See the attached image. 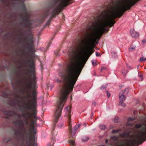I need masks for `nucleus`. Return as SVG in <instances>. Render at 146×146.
Returning <instances> with one entry per match:
<instances>
[{
	"label": "nucleus",
	"mask_w": 146,
	"mask_h": 146,
	"mask_svg": "<svg viewBox=\"0 0 146 146\" xmlns=\"http://www.w3.org/2000/svg\"><path fill=\"white\" fill-rule=\"evenodd\" d=\"M133 118H132L129 117L128 119V121H130L133 120Z\"/></svg>",
	"instance_id": "obj_33"
},
{
	"label": "nucleus",
	"mask_w": 146,
	"mask_h": 146,
	"mask_svg": "<svg viewBox=\"0 0 146 146\" xmlns=\"http://www.w3.org/2000/svg\"><path fill=\"white\" fill-rule=\"evenodd\" d=\"M29 62V61H27V62Z\"/></svg>",
	"instance_id": "obj_46"
},
{
	"label": "nucleus",
	"mask_w": 146,
	"mask_h": 146,
	"mask_svg": "<svg viewBox=\"0 0 146 146\" xmlns=\"http://www.w3.org/2000/svg\"><path fill=\"white\" fill-rule=\"evenodd\" d=\"M48 146H53V145L49 144L48 145Z\"/></svg>",
	"instance_id": "obj_38"
},
{
	"label": "nucleus",
	"mask_w": 146,
	"mask_h": 146,
	"mask_svg": "<svg viewBox=\"0 0 146 146\" xmlns=\"http://www.w3.org/2000/svg\"><path fill=\"white\" fill-rule=\"evenodd\" d=\"M142 126V125L140 124H137L135 125V127L137 128H139Z\"/></svg>",
	"instance_id": "obj_24"
},
{
	"label": "nucleus",
	"mask_w": 146,
	"mask_h": 146,
	"mask_svg": "<svg viewBox=\"0 0 146 146\" xmlns=\"http://www.w3.org/2000/svg\"><path fill=\"white\" fill-rule=\"evenodd\" d=\"M128 72V71L127 70H126L125 69H124L123 70L122 72V73L125 76Z\"/></svg>",
	"instance_id": "obj_15"
},
{
	"label": "nucleus",
	"mask_w": 146,
	"mask_h": 146,
	"mask_svg": "<svg viewBox=\"0 0 146 146\" xmlns=\"http://www.w3.org/2000/svg\"><path fill=\"white\" fill-rule=\"evenodd\" d=\"M36 105V99L34 98L32 100L31 105V106L27 105L25 107L26 109H31V107H33L32 109L33 112L32 113H30L28 111H27L26 112L23 113L21 115L25 119H28L31 117H33L34 119H37V111L36 108L35 107V106Z\"/></svg>",
	"instance_id": "obj_6"
},
{
	"label": "nucleus",
	"mask_w": 146,
	"mask_h": 146,
	"mask_svg": "<svg viewBox=\"0 0 146 146\" xmlns=\"http://www.w3.org/2000/svg\"><path fill=\"white\" fill-rule=\"evenodd\" d=\"M19 117L20 116V115H19Z\"/></svg>",
	"instance_id": "obj_43"
},
{
	"label": "nucleus",
	"mask_w": 146,
	"mask_h": 146,
	"mask_svg": "<svg viewBox=\"0 0 146 146\" xmlns=\"http://www.w3.org/2000/svg\"><path fill=\"white\" fill-rule=\"evenodd\" d=\"M71 110V107L70 106H67L65 108V112L67 115L69 116L68 117V120L69 122H71V118L70 117V111Z\"/></svg>",
	"instance_id": "obj_9"
},
{
	"label": "nucleus",
	"mask_w": 146,
	"mask_h": 146,
	"mask_svg": "<svg viewBox=\"0 0 146 146\" xmlns=\"http://www.w3.org/2000/svg\"><path fill=\"white\" fill-rule=\"evenodd\" d=\"M69 123V130L70 131L72 135V137H74L75 135V133L76 131L74 129V131H72V124H71V122H68Z\"/></svg>",
	"instance_id": "obj_11"
},
{
	"label": "nucleus",
	"mask_w": 146,
	"mask_h": 146,
	"mask_svg": "<svg viewBox=\"0 0 146 146\" xmlns=\"http://www.w3.org/2000/svg\"><path fill=\"white\" fill-rule=\"evenodd\" d=\"M26 119V120L25 121V123L26 125H28L29 124V122H28V121H27V119Z\"/></svg>",
	"instance_id": "obj_28"
},
{
	"label": "nucleus",
	"mask_w": 146,
	"mask_h": 146,
	"mask_svg": "<svg viewBox=\"0 0 146 146\" xmlns=\"http://www.w3.org/2000/svg\"><path fill=\"white\" fill-rule=\"evenodd\" d=\"M80 124H79L77 125H76L74 127V129H75L76 131H77V129L80 127Z\"/></svg>",
	"instance_id": "obj_16"
},
{
	"label": "nucleus",
	"mask_w": 146,
	"mask_h": 146,
	"mask_svg": "<svg viewBox=\"0 0 146 146\" xmlns=\"http://www.w3.org/2000/svg\"><path fill=\"white\" fill-rule=\"evenodd\" d=\"M2 96L5 98L8 97L7 94L5 92H3V93Z\"/></svg>",
	"instance_id": "obj_23"
},
{
	"label": "nucleus",
	"mask_w": 146,
	"mask_h": 146,
	"mask_svg": "<svg viewBox=\"0 0 146 146\" xmlns=\"http://www.w3.org/2000/svg\"><path fill=\"white\" fill-rule=\"evenodd\" d=\"M55 81L57 82H58V83H61L62 82V81L60 80L59 79L57 78V77H56L55 78Z\"/></svg>",
	"instance_id": "obj_20"
},
{
	"label": "nucleus",
	"mask_w": 146,
	"mask_h": 146,
	"mask_svg": "<svg viewBox=\"0 0 146 146\" xmlns=\"http://www.w3.org/2000/svg\"><path fill=\"white\" fill-rule=\"evenodd\" d=\"M31 63L29 65L30 67L32 69L31 71L32 75L31 79H29L28 77H27L24 80V84L25 87L20 90L19 89V93L21 92L23 94L24 93H26L27 95L25 96L23 94V100L25 103H26V101H28V103L30 104L31 102V100L29 99V98L31 97L30 94L32 88H35L37 81V78L35 75V73L34 67L35 65L33 61H31Z\"/></svg>",
	"instance_id": "obj_3"
},
{
	"label": "nucleus",
	"mask_w": 146,
	"mask_h": 146,
	"mask_svg": "<svg viewBox=\"0 0 146 146\" xmlns=\"http://www.w3.org/2000/svg\"><path fill=\"white\" fill-rule=\"evenodd\" d=\"M112 54H116V53L115 52H113L112 53Z\"/></svg>",
	"instance_id": "obj_41"
},
{
	"label": "nucleus",
	"mask_w": 146,
	"mask_h": 146,
	"mask_svg": "<svg viewBox=\"0 0 146 146\" xmlns=\"http://www.w3.org/2000/svg\"><path fill=\"white\" fill-rule=\"evenodd\" d=\"M19 98H20V97H19Z\"/></svg>",
	"instance_id": "obj_47"
},
{
	"label": "nucleus",
	"mask_w": 146,
	"mask_h": 146,
	"mask_svg": "<svg viewBox=\"0 0 146 146\" xmlns=\"http://www.w3.org/2000/svg\"><path fill=\"white\" fill-rule=\"evenodd\" d=\"M139 81H142L143 80V76L142 75H140L139 76Z\"/></svg>",
	"instance_id": "obj_21"
},
{
	"label": "nucleus",
	"mask_w": 146,
	"mask_h": 146,
	"mask_svg": "<svg viewBox=\"0 0 146 146\" xmlns=\"http://www.w3.org/2000/svg\"><path fill=\"white\" fill-rule=\"evenodd\" d=\"M130 33L131 35L133 37L137 38L138 37L139 35L138 33L135 31L134 29H131L130 31Z\"/></svg>",
	"instance_id": "obj_10"
},
{
	"label": "nucleus",
	"mask_w": 146,
	"mask_h": 146,
	"mask_svg": "<svg viewBox=\"0 0 146 146\" xmlns=\"http://www.w3.org/2000/svg\"><path fill=\"white\" fill-rule=\"evenodd\" d=\"M102 146H104V145H102Z\"/></svg>",
	"instance_id": "obj_49"
},
{
	"label": "nucleus",
	"mask_w": 146,
	"mask_h": 146,
	"mask_svg": "<svg viewBox=\"0 0 146 146\" xmlns=\"http://www.w3.org/2000/svg\"><path fill=\"white\" fill-rule=\"evenodd\" d=\"M19 67H20V66H19Z\"/></svg>",
	"instance_id": "obj_45"
},
{
	"label": "nucleus",
	"mask_w": 146,
	"mask_h": 146,
	"mask_svg": "<svg viewBox=\"0 0 146 146\" xmlns=\"http://www.w3.org/2000/svg\"><path fill=\"white\" fill-rule=\"evenodd\" d=\"M127 66V67L128 68H130V69H131V67H130V66Z\"/></svg>",
	"instance_id": "obj_37"
},
{
	"label": "nucleus",
	"mask_w": 146,
	"mask_h": 146,
	"mask_svg": "<svg viewBox=\"0 0 146 146\" xmlns=\"http://www.w3.org/2000/svg\"><path fill=\"white\" fill-rule=\"evenodd\" d=\"M25 71L26 72V74L28 75L29 74V70L27 69H26Z\"/></svg>",
	"instance_id": "obj_31"
},
{
	"label": "nucleus",
	"mask_w": 146,
	"mask_h": 146,
	"mask_svg": "<svg viewBox=\"0 0 146 146\" xmlns=\"http://www.w3.org/2000/svg\"><path fill=\"white\" fill-rule=\"evenodd\" d=\"M129 90L126 88L124 90H122L119 94V105L125 107V104L123 103V102L125 100V96L128 94Z\"/></svg>",
	"instance_id": "obj_7"
},
{
	"label": "nucleus",
	"mask_w": 146,
	"mask_h": 146,
	"mask_svg": "<svg viewBox=\"0 0 146 146\" xmlns=\"http://www.w3.org/2000/svg\"><path fill=\"white\" fill-rule=\"evenodd\" d=\"M92 64L94 66L96 65V60H93L92 61Z\"/></svg>",
	"instance_id": "obj_22"
},
{
	"label": "nucleus",
	"mask_w": 146,
	"mask_h": 146,
	"mask_svg": "<svg viewBox=\"0 0 146 146\" xmlns=\"http://www.w3.org/2000/svg\"><path fill=\"white\" fill-rule=\"evenodd\" d=\"M106 126L103 124H101L99 126L100 128L102 130H104L106 128Z\"/></svg>",
	"instance_id": "obj_12"
},
{
	"label": "nucleus",
	"mask_w": 146,
	"mask_h": 146,
	"mask_svg": "<svg viewBox=\"0 0 146 146\" xmlns=\"http://www.w3.org/2000/svg\"><path fill=\"white\" fill-rule=\"evenodd\" d=\"M122 86H120V88H121V87H122Z\"/></svg>",
	"instance_id": "obj_42"
},
{
	"label": "nucleus",
	"mask_w": 146,
	"mask_h": 146,
	"mask_svg": "<svg viewBox=\"0 0 146 146\" xmlns=\"http://www.w3.org/2000/svg\"><path fill=\"white\" fill-rule=\"evenodd\" d=\"M89 139V138L88 137L85 136L82 139V140L83 142H85L87 141Z\"/></svg>",
	"instance_id": "obj_14"
},
{
	"label": "nucleus",
	"mask_w": 146,
	"mask_h": 146,
	"mask_svg": "<svg viewBox=\"0 0 146 146\" xmlns=\"http://www.w3.org/2000/svg\"><path fill=\"white\" fill-rule=\"evenodd\" d=\"M77 52L76 51L73 49H72L69 51V56L72 59H74L76 56Z\"/></svg>",
	"instance_id": "obj_8"
},
{
	"label": "nucleus",
	"mask_w": 146,
	"mask_h": 146,
	"mask_svg": "<svg viewBox=\"0 0 146 146\" xmlns=\"http://www.w3.org/2000/svg\"><path fill=\"white\" fill-rule=\"evenodd\" d=\"M69 143L70 144L73 145H74L75 144V142L74 141H71L69 142Z\"/></svg>",
	"instance_id": "obj_25"
},
{
	"label": "nucleus",
	"mask_w": 146,
	"mask_h": 146,
	"mask_svg": "<svg viewBox=\"0 0 146 146\" xmlns=\"http://www.w3.org/2000/svg\"><path fill=\"white\" fill-rule=\"evenodd\" d=\"M96 56H100V54L98 52H96Z\"/></svg>",
	"instance_id": "obj_32"
},
{
	"label": "nucleus",
	"mask_w": 146,
	"mask_h": 146,
	"mask_svg": "<svg viewBox=\"0 0 146 146\" xmlns=\"http://www.w3.org/2000/svg\"><path fill=\"white\" fill-rule=\"evenodd\" d=\"M70 0H54L52 5L53 9L51 17L52 18L58 14L63 8L66 7L69 4Z\"/></svg>",
	"instance_id": "obj_4"
},
{
	"label": "nucleus",
	"mask_w": 146,
	"mask_h": 146,
	"mask_svg": "<svg viewBox=\"0 0 146 146\" xmlns=\"http://www.w3.org/2000/svg\"><path fill=\"white\" fill-rule=\"evenodd\" d=\"M111 138L114 141H117L118 140V138L117 137L115 136H113L111 137Z\"/></svg>",
	"instance_id": "obj_18"
},
{
	"label": "nucleus",
	"mask_w": 146,
	"mask_h": 146,
	"mask_svg": "<svg viewBox=\"0 0 146 146\" xmlns=\"http://www.w3.org/2000/svg\"><path fill=\"white\" fill-rule=\"evenodd\" d=\"M135 48V46H131L129 49V51H131L133 50H134Z\"/></svg>",
	"instance_id": "obj_17"
},
{
	"label": "nucleus",
	"mask_w": 146,
	"mask_h": 146,
	"mask_svg": "<svg viewBox=\"0 0 146 146\" xmlns=\"http://www.w3.org/2000/svg\"><path fill=\"white\" fill-rule=\"evenodd\" d=\"M83 68H67L66 70L67 75L64 74L61 76L66 84L64 85L61 91L59 100L57 102L56 106L57 109L55 113L54 123L58 122V127H61L63 125V123L59 120V118L61 115L62 110L67 98V96L70 92L72 91Z\"/></svg>",
	"instance_id": "obj_1"
},
{
	"label": "nucleus",
	"mask_w": 146,
	"mask_h": 146,
	"mask_svg": "<svg viewBox=\"0 0 146 146\" xmlns=\"http://www.w3.org/2000/svg\"><path fill=\"white\" fill-rule=\"evenodd\" d=\"M146 42V39H144L142 40V43L143 44H145Z\"/></svg>",
	"instance_id": "obj_30"
},
{
	"label": "nucleus",
	"mask_w": 146,
	"mask_h": 146,
	"mask_svg": "<svg viewBox=\"0 0 146 146\" xmlns=\"http://www.w3.org/2000/svg\"><path fill=\"white\" fill-rule=\"evenodd\" d=\"M13 87V88H14V89H15V88L14 87Z\"/></svg>",
	"instance_id": "obj_44"
},
{
	"label": "nucleus",
	"mask_w": 146,
	"mask_h": 146,
	"mask_svg": "<svg viewBox=\"0 0 146 146\" xmlns=\"http://www.w3.org/2000/svg\"><path fill=\"white\" fill-rule=\"evenodd\" d=\"M15 97H18V96L17 95H15Z\"/></svg>",
	"instance_id": "obj_40"
},
{
	"label": "nucleus",
	"mask_w": 146,
	"mask_h": 146,
	"mask_svg": "<svg viewBox=\"0 0 146 146\" xmlns=\"http://www.w3.org/2000/svg\"><path fill=\"white\" fill-rule=\"evenodd\" d=\"M146 60V58H144L143 57H141L140 58L139 61L140 62L142 61H145Z\"/></svg>",
	"instance_id": "obj_19"
},
{
	"label": "nucleus",
	"mask_w": 146,
	"mask_h": 146,
	"mask_svg": "<svg viewBox=\"0 0 146 146\" xmlns=\"http://www.w3.org/2000/svg\"><path fill=\"white\" fill-rule=\"evenodd\" d=\"M10 140V139L9 138H6L4 137L3 139V141L5 143H6L9 141Z\"/></svg>",
	"instance_id": "obj_13"
},
{
	"label": "nucleus",
	"mask_w": 146,
	"mask_h": 146,
	"mask_svg": "<svg viewBox=\"0 0 146 146\" xmlns=\"http://www.w3.org/2000/svg\"><path fill=\"white\" fill-rule=\"evenodd\" d=\"M106 94L107 95V97L109 98L110 96V94L108 91H106Z\"/></svg>",
	"instance_id": "obj_26"
},
{
	"label": "nucleus",
	"mask_w": 146,
	"mask_h": 146,
	"mask_svg": "<svg viewBox=\"0 0 146 146\" xmlns=\"http://www.w3.org/2000/svg\"><path fill=\"white\" fill-rule=\"evenodd\" d=\"M50 23V21H47L46 23V24H47V25H48V24H49Z\"/></svg>",
	"instance_id": "obj_35"
},
{
	"label": "nucleus",
	"mask_w": 146,
	"mask_h": 146,
	"mask_svg": "<svg viewBox=\"0 0 146 146\" xmlns=\"http://www.w3.org/2000/svg\"><path fill=\"white\" fill-rule=\"evenodd\" d=\"M36 146V145H35V146Z\"/></svg>",
	"instance_id": "obj_48"
},
{
	"label": "nucleus",
	"mask_w": 146,
	"mask_h": 146,
	"mask_svg": "<svg viewBox=\"0 0 146 146\" xmlns=\"http://www.w3.org/2000/svg\"><path fill=\"white\" fill-rule=\"evenodd\" d=\"M83 125L85 127H86V123H84Z\"/></svg>",
	"instance_id": "obj_34"
},
{
	"label": "nucleus",
	"mask_w": 146,
	"mask_h": 146,
	"mask_svg": "<svg viewBox=\"0 0 146 146\" xmlns=\"http://www.w3.org/2000/svg\"><path fill=\"white\" fill-rule=\"evenodd\" d=\"M118 131V130H113L112 131V133H116Z\"/></svg>",
	"instance_id": "obj_29"
},
{
	"label": "nucleus",
	"mask_w": 146,
	"mask_h": 146,
	"mask_svg": "<svg viewBox=\"0 0 146 146\" xmlns=\"http://www.w3.org/2000/svg\"><path fill=\"white\" fill-rule=\"evenodd\" d=\"M4 113L8 116H13L14 119L13 120V124L15 127L13 130L15 131V134L16 137V139L15 141H13V145L14 146H18V139L17 137L18 134V114H16L13 111H5Z\"/></svg>",
	"instance_id": "obj_5"
},
{
	"label": "nucleus",
	"mask_w": 146,
	"mask_h": 146,
	"mask_svg": "<svg viewBox=\"0 0 146 146\" xmlns=\"http://www.w3.org/2000/svg\"><path fill=\"white\" fill-rule=\"evenodd\" d=\"M140 131L130 136L127 133L120 134V136L129 139L119 141L115 146H133L136 143L141 144L146 140V122Z\"/></svg>",
	"instance_id": "obj_2"
},
{
	"label": "nucleus",
	"mask_w": 146,
	"mask_h": 146,
	"mask_svg": "<svg viewBox=\"0 0 146 146\" xmlns=\"http://www.w3.org/2000/svg\"><path fill=\"white\" fill-rule=\"evenodd\" d=\"M106 87L104 86H102L100 88V89H106Z\"/></svg>",
	"instance_id": "obj_27"
},
{
	"label": "nucleus",
	"mask_w": 146,
	"mask_h": 146,
	"mask_svg": "<svg viewBox=\"0 0 146 146\" xmlns=\"http://www.w3.org/2000/svg\"><path fill=\"white\" fill-rule=\"evenodd\" d=\"M105 142L106 143H107L108 142V140L107 139H106L105 140Z\"/></svg>",
	"instance_id": "obj_36"
},
{
	"label": "nucleus",
	"mask_w": 146,
	"mask_h": 146,
	"mask_svg": "<svg viewBox=\"0 0 146 146\" xmlns=\"http://www.w3.org/2000/svg\"><path fill=\"white\" fill-rule=\"evenodd\" d=\"M104 69V67H102V68H101V70H103V69Z\"/></svg>",
	"instance_id": "obj_39"
}]
</instances>
